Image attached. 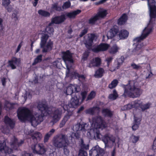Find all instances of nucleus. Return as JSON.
I'll use <instances>...</instances> for the list:
<instances>
[{
    "mask_svg": "<svg viewBox=\"0 0 156 156\" xmlns=\"http://www.w3.org/2000/svg\"><path fill=\"white\" fill-rule=\"evenodd\" d=\"M18 62V59L17 58L13 57L11 60L8 61V64L12 69H15L16 68L15 65L17 64Z\"/></svg>",
    "mask_w": 156,
    "mask_h": 156,
    "instance_id": "393cba45",
    "label": "nucleus"
},
{
    "mask_svg": "<svg viewBox=\"0 0 156 156\" xmlns=\"http://www.w3.org/2000/svg\"><path fill=\"white\" fill-rule=\"evenodd\" d=\"M128 20V16L126 14L123 13L117 20V23L119 26L125 24Z\"/></svg>",
    "mask_w": 156,
    "mask_h": 156,
    "instance_id": "4be33fe9",
    "label": "nucleus"
},
{
    "mask_svg": "<svg viewBox=\"0 0 156 156\" xmlns=\"http://www.w3.org/2000/svg\"><path fill=\"white\" fill-rule=\"evenodd\" d=\"M99 45L101 52L106 51L109 46V44L104 43H101Z\"/></svg>",
    "mask_w": 156,
    "mask_h": 156,
    "instance_id": "c9c22d12",
    "label": "nucleus"
},
{
    "mask_svg": "<svg viewBox=\"0 0 156 156\" xmlns=\"http://www.w3.org/2000/svg\"><path fill=\"white\" fill-rule=\"evenodd\" d=\"M42 55H38L37 57L35 58L34 62L32 63L33 66H34L37 63L40 62L42 60Z\"/></svg>",
    "mask_w": 156,
    "mask_h": 156,
    "instance_id": "e433bc0d",
    "label": "nucleus"
},
{
    "mask_svg": "<svg viewBox=\"0 0 156 156\" xmlns=\"http://www.w3.org/2000/svg\"><path fill=\"white\" fill-rule=\"evenodd\" d=\"M49 37V36L48 34H42L40 44L41 48L43 49L42 51L43 53H46L52 49L53 43L51 40H49L45 45Z\"/></svg>",
    "mask_w": 156,
    "mask_h": 156,
    "instance_id": "39448f33",
    "label": "nucleus"
},
{
    "mask_svg": "<svg viewBox=\"0 0 156 156\" xmlns=\"http://www.w3.org/2000/svg\"><path fill=\"white\" fill-rule=\"evenodd\" d=\"M104 154L103 150L100 148L98 145L93 147L89 151L90 156H102Z\"/></svg>",
    "mask_w": 156,
    "mask_h": 156,
    "instance_id": "9d476101",
    "label": "nucleus"
},
{
    "mask_svg": "<svg viewBox=\"0 0 156 156\" xmlns=\"http://www.w3.org/2000/svg\"><path fill=\"white\" fill-rule=\"evenodd\" d=\"M55 130L54 129H52L51 130L47 133H46L44 137V143L47 142L50 137L52 135V134L55 132Z\"/></svg>",
    "mask_w": 156,
    "mask_h": 156,
    "instance_id": "473e14b6",
    "label": "nucleus"
},
{
    "mask_svg": "<svg viewBox=\"0 0 156 156\" xmlns=\"http://www.w3.org/2000/svg\"><path fill=\"white\" fill-rule=\"evenodd\" d=\"M130 140L133 143H136L139 140L140 136H135L132 135L130 137Z\"/></svg>",
    "mask_w": 156,
    "mask_h": 156,
    "instance_id": "a18cd8bd",
    "label": "nucleus"
},
{
    "mask_svg": "<svg viewBox=\"0 0 156 156\" xmlns=\"http://www.w3.org/2000/svg\"><path fill=\"white\" fill-rule=\"evenodd\" d=\"M22 41L21 42L20 44H19V45H18L17 48L16 50V53H17L20 50L21 47L22 45Z\"/></svg>",
    "mask_w": 156,
    "mask_h": 156,
    "instance_id": "338daca9",
    "label": "nucleus"
},
{
    "mask_svg": "<svg viewBox=\"0 0 156 156\" xmlns=\"http://www.w3.org/2000/svg\"><path fill=\"white\" fill-rule=\"evenodd\" d=\"M136 82L134 80L129 81L126 85H123L124 93L122 96L125 98L127 97L130 98H135L140 97L141 93V90L136 85Z\"/></svg>",
    "mask_w": 156,
    "mask_h": 156,
    "instance_id": "7ed1b4c3",
    "label": "nucleus"
},
{
    "mask_svg": "<svg viewBox=\"0 0 156 156\" xmlns=\"http://www.w3.org/2000/svg\"><path fill=\"white\" fill-rule=\"evenodd\" d=\"M119 48L116 45H114L109 50L110 53L114 54L118 52Z\"/></svg>",
    "mask_w": 156,
    "mask_h": 156,
    "instance_id": "79ce46f5",
    "label": "nucleus"
},
{
    "mask_svg": "<svg viewBox=\"0 0 156 156\" xmlns=\"http://www.w3.org/2000/svg\"><path fill=\"white\" fill-rule=\"evenodd\" d=\"M96 95L95 92L94 91H91L88 95L87 99V101L91 100L94 98Z\"/></svg>",
    "mask_w": 156,
    "mask_h": 156,
    "instance_id": "09e8293b",
    "label": "nucleus"
},
{
    "mask_svg": "<svg viewBox=\"0 0 156 156\" xmlns=\"http://www.w3.org/2000/svg\"><path fill=\"white\" fill-rule=\"evenodd\" d=\"M119 95L115 89H114L112 93L110 94L108 96V98L110 99L115 100L118 97Z\"/></svg>",
    "mask_w": 156,
    "mask_h": 156,
    "instance_id": "f704fd0d",
    "label": "nucleus"
},
{
    "mask_svg": "<svg viewBox=\"0 0 156 156\" xmlns=\"http://www.w3.org/2000/svg\"><path fill=\"white\" fill-rule=\"evenodd\" d=\"M131 66L134 69L137 70L140 67V66L138 65L135 64L134 63H133L131 64Z\"/></svg>",
    "mask_w": 156,
    "mask_h": 156,
    "instance_id": "052dcab7",
    "label": "nucleus"
},
{
    "mask_svg": "<svg viewBox=\"0 0 156 156\" xmlns=\"http://www.w3.org/2000/svg\"><path fill=\"white\" fill-rule=\"evenodd\" d=\"M96 109H99V108L97 106H94L87 109L85 110V112L87 114H89L92 115H94Z\"/></svg>",
    "mask_w": 156,
    "mask_h": 156,
    "instance_id": "72a5a7b5",
    "label": "nucleus"
},
{
    "mask_svg": "<svg viewBox=\"0 0 156 156\" xmlns=\"http://www.w3.org/2000/svg\"><path fill=\"white\" fill-rule=\"evenodd\" d=\"M81 148L79 150L78 156H87V152L84 150H87L89 149V145H86L84 144L83 140H81L80 144Z\"/></svg>",
    "mask_w": 156,
    "mask_h": 156,
    "instance_id": "dca6fc26",
    "label": "nucleus"
},
{
    "mask_svg": "<svg viewBox=\"0 0 156 156\" xmlns=\"http://www.w3.org/2000/svg\"><path fill=\"white\" fill-rule=\"evenodd\" d=\"M119 33V29L117 26H113L109 30L110 35L109 37L112 39L115 37Z\"/></svg>",
    "mask_w": 156,
    "mask_h": 156,
    "instance_id": "b1692460",
    "label": "nucleus"
},
{
    "mask_svg": "<svg viewBox=\"0 0 156 156\" xmlns=\"http://www.w3.org/2000/svg\"><path fill=\"white\" fill-rule=\"evenodd\" d=\"M37 108L40 111L41 114L40 115L36 114L35 117L33 115L32 112L27 108L23 107L19 109L17 112L18 119L23 122L29 120L31 125L34 127H36L43 121L44 116L47 115L49 112V108L45 104L39 103Z\"/></svg>",
    "mask_w": 156,
    "mask_h": 156,
    "instance_id": "f257e3e1",
    "label": "nucleus"
},
{
    "mask_svg": "<svg viewBox=\"0 0 156 156\" xmlns=\"http://www.w3.org/2000/svg\"><path fill=\"white\" fill-rule=\"evenodd\" d=\"M118 81L116 79L114 80L108 85V87L110 89L115 88L118 85Z\"/></svg>",
    "mask_w": 156,
    "mask_h": 156,
    "instance_id": "58836bf2",
    "label": "nucleus"
},
{
    "mask_svg": "<svg viewBox=\"0 0 156 156\" xmlns=\"http://www.w3.org/2000/svg\"><path fill=\"white\" fill-rule=\"evenodd\" d=\"M141 48L142 46L140 44H137L133 51H137L141 50Z\"/></svg>",
    "mask_w": 156,
    "mask_h": 156,
    "instance_id": "bf43d9fd",
    "label": "nucleus"
},
{
    "mask_svg": "<svg viewBox=\"0 0 156 156\" xmlns=\"http://www.w3.org/2000/svg\"><path fill=\"white\" fill-rule=\"evenodd\" d=\"M81 96L82 97V101H83L85 99L86 95H87V93L86 92H83L81 93Z\"/></svg>",
    "mask_w": 156,
    "mask_h": 156,
    "instance_id": "0e129e2a",
    "label": "nucleus"
},
{
    "mask_svg": "<svg viewBox=\"0 0 156 156\" xmlns=\"http://www.w3.org/2000/svg\"><path fill=\"white\" fill-rule=\"evenodd\" d=\"M62 109L60 110L58 108H57L52 112L51 114L52 122L56 123L60 120L62 113Z\"/></svg>",
    "mask_w": 156,
    "mask_h": 156,
    "instance_id": "2eb2a0df",
    "label": "nucleus"
},
{
    "mask_svg": "<svg viewBox=\"0 0 156 156\" xmlns=\"http://www.w3.org/2000/svg\"><path fill=\"white\" fill-rule=\"evenodd\" d=\"M108 13L106 10L101 9L98 10L96 15L98 16L99 20H100L102 18H105L107 16Z\"/></svg>",
    "mask_w": 156,
    "mask_h": 156,
    "instance_id": "a878e982",
    "label": "nucleus"
},
{
    "mask_svg": "<svg viewBox=\"0 0 156 156\" xmlns=\"http://www.w3.org/2000/svg\"><path fill=\"white\" fill-rule=\"evenodd\" d=\"M96 37L94 34H91L84 41V44L88 50H90L92 47L93 40Z\"/></svg>",
    "mask_w": 156,
    "mask_h": 156,
    "instance_id": "f8f14e48",
    "label": "nucleus"
},
{
    "mask_svg": "<svg viewBox=\"0 0 156 156\" xmlns=\"http://www.w3.org/2000/svg\"><path fill=\"white\" fill-rule=\"evenodd\" d=\"M71 3L70 2L67 1L65 2L63 5L62 8L63 9H68L70 7Z\"/></svg>",
    "mask_w": 156,
    "mask_h": 156,
    "instance_id": "603ef678",
    "label": "nucleus"
},
{
    "mask_svg": "<svg viewBox=\"0 0 156 156\" xmlns=\"http://www.w3.org/2000/svg\"><path fill=\"white\" fill-rule=\"evenodd\" d=\"M10 3L11 2L10 0H2V5L5 8H6L8 6Z\"/></svg>",
    "mask_w": 156,
    "mask_h": 156,
    "instance_id": "864d4df0",
    "label": "nucleus"
},
{
    "mask_svg": "<svg viewBox=\"0 0 156 156\" xmlns=\"http://www.w3.org/2000/svg\"><path fill=\"white\" fill-rule=\"evenodd\" d=\"M141 116L136 117V115H134V122H133L135 123H136L140 125V122L141 120Z\"/></svg>",
    "mask_w": 156,
    "mask_h": 156,
    "instance_id": "3c124183",
    "label": "nucleus"
},
{
    "mask_svg": "<svg viewBox=\"0 0 156 156\" xmlns=\"http://www.w3.org/2000/svg\"><path fill=\"white\" fill-rule=\"evenodd\" d=\"M8 104H9V106L7 105H5V107L6 108L7 110H10L14 109V105H15V103L8 102Z\"/></svg>",
    "mask_w": 156,
    "mask_h": 156,
    "instance_id": "de8ad7c7",
    "label": "nucleus"
},
{
    "mask_svg": "<svg viewBox=\"0 0 156 156\" xmlns=\"http://www.w3.org/2000/svg\"><path fill=\"white\" fill-rule=\"evenodd\" d=\"M31 139L34 142H37L40 141L42 137V134L39 132H36L31 134Z\"/></svg>",
    "mask_w": 156,
    "mask_h": 156,
    "instance_id": "c85d7f7f",
    "label": "nucleus"
},
{
    "mask_svg": "<svg viewBox=\"0 0 156 156\" xmlns=\"http://www.w3.org/2000/svg\"><path fill=\"white\" fill-rule=\"evenodd\" d=\"M51 23H49L48 26L45 29V31H46L48 34H52L54 32V30L53 27L50 26Z\"/></svg>",
    "mask_w": 156,
    "mask_h": 156,
    "instance_id": "c03bdc74",
    "label": "nucleus"
},
{
    "mask_svg": "<svg viewBox=\"0 0 156 156\" xmlns=\"http://www.w3.org/2000/svg\"><path fill=\"white\" fill-rule=\"evenodd\" d=\"M22 156H33L32 154L27 153L26 151L23 152L22 153Z\"/></svg>",
    "mask_w": 156,
    "mask_h": 156,
    "instance_id": "e2e57ef3",
    "label": "nucleus"
},
{
    "mask_svg": "<svg viewBox=\"0 0 156 156\" xmlns=\"http://www.w3.org/2000/svg\"><path fill=\"white\" fill-rule=\"evenodd\" d=\"M139 125L136 123H135L133 122V125L132 126V128L133 130H136L138 129Z\"/></svg>",
    "mask_w": 156,
    "mask_h": 156,
    "instance_id": "680f3d73",
    "label": "nucleus"
},
{
    "mask_svg": "<svg viewBox=\"0 0 156 156\" xmlns=\"http://www.w3.org/2000/svg\"><path fill=\"white\" fill-rule=\"evenodd\" d=\"M101 60L100 58L98 57H95L90 61L88 67H99L101 65Z\"/></svg>",
    "mask_w": 156,
    "mask_h": 156,
    "instance_id": "6ab92c4d",
    "label": "nucleus"
},
{
    "mask_svg": "<svg viewBox=\"0 0 156 156\" xmlns=\"http://www.w3.org/2000/svg\"><path fill=\"white\" fill-rule=\"evenodd\" d=\"M74 90L75 93H77L78 91L77 90V88L75 86L71 84H70L66 87V93L67 95H71L73 93Z\"/></svg>",
    "mask_w": 156,
    "mask_h": 156,
    "instance_id": "412c9836",
    "label": "nucleus"
},
{
    "mask_svg": "<svg viewBox=\"0 0 156 156\" xmlns=\"http://www.w3.org/2000/svg\"><path fill=\"white\" fill-rule=\"evenodd\" d=\"M0 151H3L6 154L12 152V150L6 146V143L4 141L0 140Z\"/></svg>",
    "mask_w": 156,
    "mask_h": 156,
    "instance_id": "a211bd4d",
    "label": "nucleus"
},
{
    "mask_svg": "<svg viewBox=\"0 0 156 156\" xmlns=\"http://www.w3.org/2000/svg\"><path fill=\"white\" fill-rule=\"evenodd\" d=\"M52 9L55 10L56 11L60 12L62 10V7L58 6V3H55L52 5Z\"/></svg>",
    "mask_w": 156,
    "mask_h": 156,
    "instance_id": "37998d69",
    "label": "nucleus"
},
{
    "mask_svg": "<svg viewBox=\"0 0 156 156\" xmlns=\"http://www.w3.org/2000/svg\"><path fill=\"white\" fill-rule=\"evenodd\" d=\"M73 76L75 77L76 78H78V80L80 81V80H84L86 78V77L84 75H80L78 73L76 72L74 73Z\"/></svg>",
    "mask_w": 156,
    "mask_h": 156,
    "instance_id": "ea45409f",
    "label": "nucleus"
},
{
    "mask_svg": "<svg viewBox=\"0 0 156 156\" xmlns=\"http://www.w3.org/2000/svg\"><path fill=\"white\" fill-rule=\"evenodd\" d=\"M81 12V11L80 9L74 11L72 12L66 13L65 15L66 17L70 18H74L76 16L79 14Z\"/></svg>",
    "mask_w": 156,
    "mask_h": 156,
    "instance_id": "cd10ccee",
    "label": "nucleus"
},
{
    "mask_svg": "<svg viewBox=\"0 0 156 156\" xmlns=\"http://www.w3.org/2000/svg\"><path fill=\"white\" fill-rule=\"evenodd\" d=\"M71 115V114H66L63 118L62 120L60 123L59 126L60 127H63L66 123V122L69 119L70 116Z\"/></svg>",
    "mask_w": 156,
    "mask_h": 156,
    "instance_id": "2f4dec72",
    "label": "nucleus"
},
{
    "mask_svg": "<svg viewBox=\"0 0 156 156\" xmlns=\"http://www.w3.org/2000/svg\"><path fill=\"white\" fill-rule=\"evenodd\" d=\"M66 19L65 14H61L60 16H56L52 18L51 20V23L59 24L64 22Z\"/></svg>",
    "mask_w": 156,
    "mask_h": 156,
    "instance_id": "4468645a",
    "label": "nucleus"
},
{
    "mask_svg": "<svg viewBox=\"0 0 156 156\" xmlns=\"http://www.w3.org/2000/svg\"><path fill=\"white\" fill-rule=\"evenodd\" d=\"M4 121L6 125L10 128L12 129L15 126V122L13 119H11L8 115L5 116Z\"/></svg>",
    "mask_w": 156,
    "mask_h": 156,
    "instance_id": "f3484780",
    "label": "nucleus"
},
{
    "mask_svg": "<svg viewBox=\"0 0 156 156\" xmlns=\"http://www.w3.org/2000/svg\"><path fill=\"white\" fill-rule=\"evenodd\" d=\"M134 105H137V107H140L142 111H144L145 110L149 108L151 104L148 103L142 105V103L140 102V100H137L134 101Z\"/></svg>",
    "mask_w": 156,
    "mask_h": 156,
    "instance_id": "aec40b11",
    "label": "nucleus"
},
{
    "mask_svg": "<svg viewBox=\"0 0 156 156\" xmlns=\"http://www.w3.org/2000/svg\"><path fill=\"white\" fill-rule=\"evenodd\" d=\"M62 60L65 63L73 64L74 63V61L73 57V53H72L69 50H67L65 51H62Z\"/></svg>",
    "mask_w": 156,
    "mask_h": 156,
    "instance_id": "0eeeda50",
    "label": "nucleus"
},
{
    "mask_svg": "<svg viewBox=\"0 0 156 156\" xmlns=\"http://www.w3.org/2000/svg\"><path fill=\"white\" fill-rule=\"evenodd\" d=\"M89 51H92L95 53H98L101 52L99 45H97L93 48H91V49Z\"/></svg>",
    "mask_w": 156,
    "mask_h": 156,
    "instance_id": "8fccbe9b",
    "label": "nucleus"
},
{
    "mask_svg": "<svg viewBox=\"0 0 156 156\" xmlns=\"http://www.w3.org/2000/svg\"><path fill=\"white\" fill-rule=\"evenodd\" d=\"M102 113L105 117L110 118H112L113 115V112L108 108L103 109L102 110Z\"/></svg>",
    "mask_w": 156,
    "mask_h": 156,
    "instance_id": "bb28decb",
    "label": "nucleus"
},
{
    "mask_svg": "<svg viewBox=\"0 0 156 156\" xmlns=\"http://www.w3.org/2000/svg\"><path fill=\"white\" fill-rule=\"evenodd\" d=\"M100 20L98 16L96 14L91 17L88 20V23L91 25H94L95 24L97 21Z\"/></svg>",
    "mask_w": 156,
    "mask_h": 156,
    "instance_id": "7c9ffc66",
    "label": "nucleus"
},
{
    "mask_svg": "<svg viewBox=\"0 0 156 156\" xmlns=\"http://www.w3.org/2000/svg\"><path fill=\"white\" fill-rule=\"evenodd\" d=\"M24 143L23 140H21L20 141H18V139L14 136L13 140H11L10 145L11 147L13 149L18 150L19 147L21 146Z\"/></svg>",
    "mask_w": 156,
    "mask_h": 156,
    "instance_id": "ddd939ff",
    "label": "nucleus"
},
{
    "mask_svg": "<svg viewBox=\"0 0 156 156\" xmlns=\"http://www.w3.org/2000/svg\"><path fill=\"white\" fill-rule=\"evenodd\" d=\"M86 123L81 124L80 123L77 126L78 127L76 131H85L86 130V129L85 128Z\"/></svg>",
    "mask_w": 156,
    "mask_h": 156,
    "instance_id": "49530a36",
    "label": "nucleus"
},
{
    "mask_svg": "<svg viewBox=\"0 0 156 156\" xmlns=\"http://www.w3.org/2000/svg\"><path fill=\"white\" fill-rule=\"evenodd\" d=\"M89 52L88 51H86L83 54L82 56V59L84 60H86L87 59L89 54Z\"/></svg>",
    "mask_w": 156,
    "mask_h": 156,
    "instance_id": "6e6d98bb",
    "label": "nucleus"
},
{
    "mask_svg": "<svg viewBox=\"0 0 156 156\" xmlns=\"http://www.w3.org/2000/svg\"><path fill=\"white\" fill-rule=\"evenodd\" d=\"M79 105V100L77 96L75 95L74 97H72L70 100L69 103L68 105L65 104V102L62 103L60 105L63 110H67L68 111L69 110L68 107L71 108H76Z\"/></svg>",
    "mask_w": 156,
    "mask_h": 156,
    "instance_id": "423d86ee",
    "label": "nucleus"
},
{
    "mask_svg": "<svg viewBox=\"0 0 156 156\" xmlns=\"http://www.w3.org/2000/svg\"><path fill=\"white\" fill-rule=\"evenodd\" d=\"M88 31V29L87 28H85L81 32L79 36L80 37H82L86 34Z\"/></svg>",
    "mask_w": 156,
    "mask_h": 156,
    "instance_id": "5fc2aeb1",
    "label": "nucleus"
},
{
    "mask_svg": "<svg viewBox=\"0 0 156 156\" xmlns=\"http://www.w3.org/2000/svg\"><path fill=\"white\" fill-rule=\"evenodd\" d=\"M31 148L34 153L39 154H43L46 151L44 146L42 144H33L31 146Z\"/></svg>",
    "mask_w": 156,
    "mask_h": 156,
    "instance_id": "1a4fd4ad",
    "label": "nucleus"
},
{
    "mask_svg": "<svg viewBox=\"0 0 156 156\" xmlns=\"http://www.w3.org/2000/svg\"><path fill=\"white\" fill-rule=\"evenodd\" d=\"M92 121V124L94 125V128L93 131L91 130L90 132H88V135L89 134L90 137H93L96 140L100 139L102 138V140L105 144L108 143L110 136L109 134H106L102 136L100 133L99 129H103L107 126L106 122L103 118L100 116L95 117L93 118Z\"/></svg>",
    "mask_w": 156,
    "mask_h": 156,
    "instance_id": "f03ea898",
    "label": "nucleus"
},
{
    "mask_svg": "<svg viewBox=\"0 0 156 156\" xmlns=\"http://www.w3.org/2000/svg\"><path fill=\"white\" fill-rule=\"evenodd\" d=\"M113 59L112 57H107L105 59V61L107 63V66L109 67L110 64L112 63Z\"/></svg>",
    "mask_w": 156,
    "mask_h": 156,
    "instance_id": "4d7b16f0",
    "label": "nucleus"
},
{
    "mask_svg": "<svg viewBox=\"0 0 156 156\" xmlns=\"http://www.w3.org/2000/svg\"><path fill=\"white\" fill-rule=\"evenodd\" d=\"M124 61L121 58H119L117 60V64L118 66H119L120 65L122 64Z\"/></svg>",
    "mask_w": 156,
    "mask_h": 156,
    "instance_id": "69168bd1",
    "label": "nucleus"
},
{
    "mask_svg": "<svg viewBox=\"0 0 156 156\" xmlns=\"http://www.w3.org/2000/svg\"><path fill=\"white\" fill-rule=\"evenodd\" d=\"M148 5L149 7L150 16L151 19L156 18V6L154 0H148Z\"/></svg>",
    "mask_w": 156,
    "mask_h": 156,
    "instance_id": "6e6552de",
    "label": "nucleus"
},
{
    "mask_svg": "<svg viewBox=\"0 0 156 156\" xmlns=\"http://www.w3.org/2000/svg\"><path fill=\"white\" fill-rule=\"evenodd\" d=\"M133 105L129 104L126 105H124L123 107V110H128L130 109L133 107H137V105H136V106L134 105L135 104L134 101L133 102Z\"/></svg>",
    "mask_w": 156,
    "mask_h": 156,
    "instance_id": "a19ab883",
    "label": "nucleus"
},
{
    "mask_svg": "<svg viewBox=\"0 0 156 156\" xmlns=\"http://www.w3.org/2000/svg\"><path fill=\"white\" fill-rule=\"evenodd\" d=\"M80 137V135L79 133L77 132L73 133L71 135V137L73 138H75L76 139H78Z\"/></svg>",
    "mask_w": 156,
    "mask_h": 156,
    "instance_id": "13d9d810",
    "label": "nucleus"
},
{
    "mask_svg": "<svg viewBox=\"0 0 156 156\" xmlns=\"http://www.w3.org/2000/svg\"><path fill=\"white\" fill-rule=\"evenodd\" d=\"M67 139L65 134H59L55 136L52 140L53 144L55 147L58 148L63 147L64 153L66 155L69 152V150L67 148L68 145Z\"/></svg>",
    "mask_w": 156,
    "mask_h": 156,
    "instance_id": "20e7f679",
    "label": "nucleus"
},
{
    "mask_svg": "<svg viewBox=\"0 0 156 156\" xmlns=\"http://www.w3.org/2000/svg\"><path fill=\"white\" fill-rule=\"evenodd\" d=\"M129 33L125 29L121 30L119 32L118 36L120 40H125L128 37Z\"/></svg>",
    "mask_w": 156,
    "mask_h": 156,
    "instance_id": "5701e85b",
    "label": "nucleus"
},
{
    "mask_svg": "<svg viewBox=\"0 0 156 156\" xmlns=\"http://www.w3.org/2000/svg\"><path fill=\"white\" fill-rule=\"evenodd\" d=\"M107 0H101L98 2H96L95 4L97 5H98L100 4H103Z\"/></svg>",
    "mask_w": 156,
    "mask_h": 156,
    "instance_id": "774afa93",
    "label": "nucleus"
},
{
    "mask_svg": "<svg viewBox=\"0 0 156 156\" xmlns=\"http://www.w3.org/2000/svg\"><path fill=\"white\" fill-rule=\"evenodd\" d=\"M104 72L105 71L103 68H100L96 71L94 76L97 78H101L103 76Z\"/></svg>",
    "mask_w": 156,
    "mask_h": 156,
    "instance_id": "c756f323",
    "label": "nucleus"
},
{
    "mask_svg": "<svg viewBox=\"0 0 156 156\" xmlns=\"http://www.w3.org/2000/svg\"><path fill=\"white\" fill-rule=\"evenodd\" d=\"M151 28L148 29L145 28L143 30V32L140 36L134 38L133 40L134 42L139 43L146 38L148 34L152 31Z\"/></svg>",
    "mask_w": 156,
    "mask_h": 156,
    "instance_id": "9b49d317",
    "label": "nucleus"
},
{
    "mask_svg": "<svg viewBox=\"0 0 156 156\" xmlns=\"http://www.w3.org/2000/svg\"><path fill=\"white\" fill-rule=\"evenodd\" d=\"M38 12L39 15L44 17H49L50 15L49 12L41 9L39 10Z\"/></svg>",
    "mask_w": 156,
    "mask_h": 156,
    "instance_id": "4c0bfd02",
    "label": "nucleus"
}]
</instances>
